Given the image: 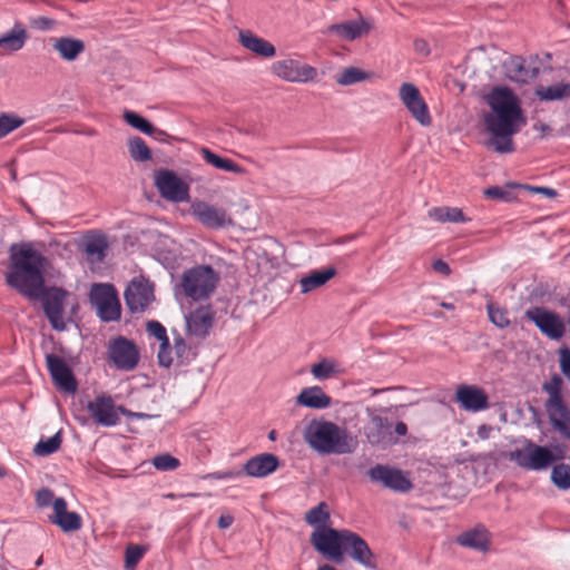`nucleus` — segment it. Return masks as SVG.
Listing matches in <instances>:
<instances>
[{
    "label": "nucleus",
    "instance_id": "1",
    "mask_svg": "<svg viewBox=\"0 0 570 570\" xmlns=\"http://www.w3.org/2000/svg\"><path fill=\"white\" fill-rule=\"evenodd\" d=\"M490 110L482 115V126L489 138L484 146L498 154L514 151L513 136L527 124L520 101L513 91L495 87L487 96Z\"/></svg>",
    "mask_w": 570,
    "mask_h": 570
},
{
    "label": "nucleus",
    "instance_id": "2",
    "mask_svg": "<svg viewBox=\"0 0 570 570\" xmlns=\"http://www.w3.org/2000/svg\"><path fill=\"white\" fill-rule=\"evenodd\" d=\"M10 269L6 282L30 299L45 292L46 257L31 243L12 244L9 249Z\"/></svg>",
    "mask_w": 570,
    "mask_h": 570
},
{
    "label": "nucleus",
    "instance_id": "3",
    "mask_svg": "<svg viewBox=\"0 0 570 570\" xmlns=\"http://www.w3.org/2000/svg\"><path fill=\"white\" fill-rule=\"evenodd\" d=\"M305 442L321 454H348L357 448V439L337 424L312 420L304 430Z\"/></svg>",
    "mask_w": 570,
    "mask_h": 570
},
{
    "label": "nucleus",
    "instance_id": "4",
    "mask_svg": "<svg viewBox=\"0 0 570 570\" xmlns=\"http://www.w3.org/2000/svg\"><path fill=\"white\" fill-rule=\"evenodd\" d=\"M562 384L563 381L558 374L543 383L542 390L548 394L544 406L553 429L570 442V410L561 394Z\"/></svg>",
    "mask_w": 570,
    "mask_h": 570
},
{
    "label": "nucleus",
    "instance_id": "5",
    "mask_svg": "<svg viewBox=\"0 0 570 570\" xmlns=\"http://www.w3.org/2000/svg\"><path fill=\"white\" fill-rule=\"evenodd\" d=\"M352 531L347 529H326L313 530L311 533V543L317 552L327 560L335 563L344 561L345 549Z\"/></svg>",
    "mask_w": 570,
    "mask_h": 570
},
{
    "label": "nucleus",
    "instance_id": "6",
    "mask_svg": "<svg viewBox=\"0 0 570 570\" xmlns=\"http://www.w3.org/2000/svg\"><path fill=\"white\" fill-rule=\"evenodd\" d=\"M219 275L208 265H198L184 272L181 287L194 301L207 298L216 288Z\"/></svg>",
    "mask_w": 570,
    "mask_h": 570
},
{
    "label": "nucleus",
    "instance_id": "7",
    "mask_svg": "<svg viewBox=\"0 0 570 570\" xmlns=\"http://www.w3.org/2000/svg\"><path fill=\"white\" fill-rule=\"evenodd\" d=\"M371 482L394 492L404 493L412 489V478L397 465H370L365 471Z\"/></svg>",
    "mask_w": 570,
    "mask_h": 570
},
{
    "label": "nucleus",
    "instance_id": "8",
    "mask_svg": "<svg viewBox=\"0 0 570 570\" xmlns=\"http://www.w3.org/2000/svg\"><path fill=\"white\" fill-rule=\"evenodd\" d=\"M89 297L98 316L104 322H114L120 318V302L111 284H94Z\"/></svg>",
    "mask_w": 570,
    "mask_h": 570
},
{
    "label": "nucleus",
    "instance_id": "9",
    "mask_svg": "<svg viewBox=\"0 0 570 570\" xmlns=\"http://www.w3.org/2000/svg\"><path fill=\"white\" fill-rule=\"evenodd\" d=\"M91 419L99 425L114 426L119 422V413L126 416H146L142 413H134L122 406H116L114 400L108 395H98L87 404Z\"/></svg>",
    "mask_w": 570,
    "mask_h": 570
},
{
    "label": "nucleus",
    "instance_id": "10",
    "mask_svg": "<svg viewBox=\"0 0 570 570\" xmlns=\"http://www.w3.org/2000/svg\"><path fill=\"white\" fill-rule=\"evenodd\" d=\"M155 185L167 200L183 203L189 200V186L176 173L160 169L155 174Z\"/></svg>",
    "mask_w": 570,
    "mask_h": 570
},
{
    "label": "nucleus",
    "instance_id": "11",
    "mask_svg": "<svg viewBox=\"0 0 570 570\" xmlns=\"http://www.w3.org/2000/svg\"><path fill=\"white\" fill-rule=\"evenodd\" d=\"M503 70L509 80L528 83L538 77L540 59L538 56H530L528 60L520 56H513L503 63Z\"/></svg>",
    "mask_w": 570,
    "mask_h": 570
},
{
    "label": "nucleus",
    "instance_id": "12",
    "mask_svg": "<svg viewBox=\"0 0 570 570\" xmlns=\"http://www.w3.org/2000/svg\"><path fill=\"white\" fill-rule=\"evenodd\" d=\"M271 69L274 76L288 82H308L317 76L314 67L295 59L275 61Z\"/></svg>",
    "mask_w": 570,
    "mask_h": 570
},
{
    "label": "nucleus",
    "instance_id": "13",
    "mask_svg": "<svg viewBox=\"0 0 570 570\" xmlns=\"http://www.w3.org/2000/svg\"><path fill=\"white\" fill-rule=\"evenodd\" d=\"M524 314L549 338L560 340L563 336L566 326L557 313L543 307H532L527 309Z\"/></svg>",
    "mask_w": 570,
    "mask_h": 570
},
{
    "label": "nucleus",
    "instance_id": "14",
    "mask_svg": "<svg viewBox=\"0 0 570 570\" xmlns=\"http://www.w3.org/2000/svg\"><path fill=\"white\" fill-rule=\"evenodd\" d=\"M190 213L206 228L219 229L233 225V219L224 208L216 207L204 200L193 202Z\"/></svg>",
    "mask_w": 570,
    "mask_h": 570
},
{
    "label": "nucleus",
    "instance_id": "15",
    "mask_svg": "<svg viewBox=\"0 0 570 570\" xmlns=\"http://www.w3.org/2000/svg\"><path fill=\"white\" fill-rule=\"evenodd\" d=\"M399 97L412 117L420 125H431L432 118L430 116L428 105L423 100L419 89L413 83H402L399 89Z\"/></svg>",
    "mask_w": 570,
    "mask_h": 570
},
{
    "label": "nucleus",
    "instance_id": "16",
    "mask_svg": "<svg viewBox=\"0 0 570 570\" xmlns=\"http://www.w3.org/2000/svg\"><path fill=\"white\" fill-rule=\"evenodd\" d=\"M109 358L117 368L131 371L139 361V352L132 341L119 336L114 340L108 348Z\"/></svg>",
    "mask_w": 570,
    "mask_h": 570
},
{
    "label": "nucleus",
    "instance_id": "17",
    "mask_svg": "<svg viewBox=\"0 0 570 570\" xmlns=\"http://www.w3.org/2000/svg\"><path fill=\"white\" fill-rule=\"evenodd\" d=\"M46 362L57 387L68 394L76 393L78 384L66 361L58 355L47 354Z\"/></svg>",
    "mask_w": 570,
    "mask_h": 570
},
{
    "label": "nucleus",
    "instance_id": "18",
    "mask_svg": "<svg viewBox=\"0 0 570 570\" xmlns=\"http://www.w3.org/2000/svg\"><path fill=\"white\" fill-rule=\"evenodd\" d=\"M66 295V291L58 287H52L42 297L45 314L52 328L56 331H63L66 328V323L63 321Z\"/></svg>",
    "mask_w": 570,
    "mask_h": 570
},
{
    "label": "nucleus",
    "instance_id": "19",
    "mask_svg": "<svg viewBox=\"0 0 570 570\" xmlns=\"http://www.w3.org/2000/svg\"><path fill=\"white\" fill-rule=\"evenodd\" d=\"M455 402L468 412H480L489 407V396L478 385H459L455 390Z\"/></svg>",
    "mask_w": 570,
    "mask_h": 570
},
{
    "label": "nucleus",
    "instance_id": "20",
    "mask_svg": "<svg viewBox=\"0 0 570 570\" xmlns=\"http://www.w3.org/2000/svg\"><path fill=\"white\" fill-rule=\"evenodd\" d=\"M153 298V286L146 281H131L125 291V302L131 313L144 312Z\"/></svg>",
    "mask_w": 570,
    "mask_h": 570
},
{
    "label": "nucleus",
    "instance_id": "21",
    "mask_svg": "<svg viewBox=\"0 0 570 570\" xmlns=\"http://www.w3.org/2000/svg\"><path fill=\"white\" fill-rule=\"evenodd\" d=\"M365 412L368 416V421L363 428L366 440L372 445H379L389 442L391 425L387 419L381 416L376 410L371 407H367Z\"/></svg>",
    "mask_w": 570,
    "mask_h": 570
},
{
    "label": "nucleus",
    "instance_id": "22",
    "mask_svg": "<svg viewBox=\"0 0 570 570\" xmlns=\"http://www.w3.org/2000/svg\"><path fill=\"white\" fill-rule=\"evenodd\" d=\"M345 553H348L355 562L366 569L374 570L377 568L376 556L373 553L366 541L355 532H352L350 540L347 541Z\"/></svg>",
    "mask_w": 570,
    "mask_h": 570
},
{
    "label": "nucleus",
    "instance_id": "23",
    "mask_svg": "<svg viewBox=\"0 0 570 570\" xmlns=\"http://www.w3.org/2000/svg\"><path fill=\"white\" fill-rule=\"evenodd\" d=\"M53 524H57L65 532H72L81 528V518L76 512L67 511V502L63 498H56L53 512L49 517Z\"/></svg>",
    "mask_w": 570,
    "mask_h": 570
},
{
    "label": "nucleus",
    "instance_id": "24",
    "mask_svg": "<svg viewBox=\"0 0 570 570\" xmlns=\"http://www.w3.org/2000/svg\"><path fill=\"white\" fill-rule=\"evenodd\" d=\"M510 459L518 463H553L556 460L551 450L530 442L523 448L512 451Z\"/></svg>",
    "mask_w": 570,
    "mask_h": 570
},
{
    "label": "nucleus",
    "instance_id": "25",
    "mask_svg": "<svg viewBox=\"0 0 570 570\" xmlns=\"http://www.w3.org/2000/svg\"><path fill=\"white\" fill-rule=\"evenodd\" d=\"M50 41L52 50L67 62L76 61L86 49L83 40L69 36L55 37Z\"/></svg>",
    "mask_w": 570,
    "mask_h": 570
},
{
    "label": "nucleus",
    "instance_id": "26",
    "mask_svg": "<svg viewBox=\"0 0 570 570\" xmlns=\"http://www.w3.org/2000/svg\"><path fill=\"white\" fill-rule=\"evenodd\" d=\"M371 29V23L363 17H360L356 20H347L341 23L332 24L328 30L336 33L343 40L353 41L363 36H366Z\"/></svg>",
    "mask_w": 570,
    "mask_h": 570
},
{
    "label": "nucleus",
    "instance_id": "27",
    "mask_svg": "<svg viewBox=\"0 0 570 570\" xmlns=\"http://www.w3.org/2000/svg\"><path fill=\"white\" fill-rule=\"evenodd\" d=\"M238 42L248 51L263 58H272L276 55V48L273 43L256 36L250 30H239Z\"/></svg>",
    "mask_w": 570,
    "mask_h": 570
},
{
    "label": "nucleus",
    "instance_id": "28",
    "mask_svg": "<svg viewBox=\"0 0 570 570\" xmlns=\"http://www.w3.org/2000/svg\"><path fill=\"white\" fill-rule=\"evenodd\" d=\"M295 403L299 406L324 410L331 406L332 399L322 387L314 385L304 387L295 397Z\"/></svg>",
    "mask_w": 570,
    "mask_h": 570
},
{
    "label": "nucleus",
    "instance_id": "29",
    "mask_svg": "<svg viewBox=\"0 0 570 570\" xmlns=\"http://www.w3.org/2000/svg\"><path fill=\"white\" fill-rule=\"evenodd\" d=\"M214 314L208 307H200L186 317L187 330L190 335L205 337L213 326Z\"/></svg>",
    "mask_w": 570,
    "mask_h": 570
},
{
    "label": "nucleus",
    "instance_id": "30",
    "mask_svg": "<svg viewBox=\"0 0 570 570\" xmlns=\"http://www.w3.org/2000/svg\"><path fill=\"white\" fill-rule=\"evenodd\" d=\"M456 541L462 547L485 552L490 547V533L484 527L476 525L475 528L461 533Z\"/></svg>",
    "mask_w": 570,
    "mask_h": 570
},
{
    "label": "nucleus",
    "instance_id": "31",
    "mask_svg": "<svg viewBox=\"0 0 570 570\" xmlns=\"http://www.w3.org/2000/svg\"><path fill=\"white\" fill-rule=\"evenodd\" d=\"M107 249L108 242L101 233H92L83 239V250L91 262L101 263Z\"/></svg>",
    "mask_w": 570,
    "mask_h": 570
},
{
    "label": "nucleus",
    "instance_id": "32",
    "mask_svg": "<svg viewBox=\"0 0 570 570\" xmlns=\"http://www.w3.org/2000/svg\"><path fill=\"white\" fill-rule=\"evenodd\" d=\"M336 275L335 267H327L320 271H312L305 277L299 281L301 292L307 294L318 287L325 285L330 279Z\"/></svg>",
    "mask_w": 570,
    "mask_h": 570
},
{
    "label": "nucleus",
    "instance_id": "33",
    "mask_svg": "<svg viewBox=\"0 0 570 570\" xmlns=\"http://www.w3.org/2000/svg\"><path fill=\"white\" fill-rule=\"evenodd\" d=\"M305 522L314 530L326 529L331 523V511L325 502H320L316 507L309 509L304 517Z\"/></svg>",
    "mask_w": 570,
    "mask_h": 570
},
{
    "label": "nucleus",
    "instance_id": "34",
    "mask_svg": "<svg viewBox=\"0 0 570 570\" xmlns=\"http://www.w3.org/2000/svg\"><path fill=\"white\" fill-rule=\"evenodd\" d=\"M373 75L356 67H346L335 75V81L337 85L346 87L370 80Z\"/></svg>",
    "mask_w": 570,
    "mask_h": 570
},
{
    "label": "nucleus",
    "instance_id": "35",
    "mask_svg": "<svg viewBox=\"0 0 570 570\" xmlns=\"http://www.w3.org/2000/svg\"><path fill=\"white\" fill-rule=\"evenodd\" d=\"M200 154L203 158L208 163L209 165L214 166L217 169H222L225 171L234 173V174H244L245 170L239 165L234 163L233 160L228 158H223L218 156L217 154L213 153L208 148H202Z\"/></svg>",
    "mask_w": 570,
    "mask_h": 570
},
{
    "label": "nucleus",
    "instance_id": "36",
    "mask_svg": "<svg viewBox=\"0 0 570 570\" xmlns=\"http://www.w3.org/2000/svg\"><path fill=\"white\" fill-rule=\"evenodd\" d=\"M122 117H124V120L129 126L134 127L135 129H137L146 135H149V136L158 135L161 137L167 136V134L164 130L155 128L147 119H145L144 117H141L140 115H138L135 111L126 110L124 112Z\"/></svg>",
    "mask_w": 570,
    "mask_h": 570
},
{
    "label": "nucleus",
    "instance_id": "37",
    "mask_svg": "<svg viewBox=\"0 0 570 570\" xmlns=\"http://www.w3.org/2000/svg\"><path fill=\"white\" fill-rule=\"evenodd\" d=\"M428 214L430 218L440 223H464L469 220L463 212L456 207H433Z\"/></svg>",
    "mask_w": 570,
    "mask_h": 570
},
{
    "label": "nucleus",
    "instance_id": "38",
    "mask_svg": "<svg viewBox=\"0 0 570 570\" xmlns=\"http://www.w3.org/2000/svg\"><path fill=\"white\" fill-rule=\"evenodd\" d=\"M535 95L541 100H562L570 97V83L560 82L548 87L541 86L535 90Z\"/></svg>",
    "mask_w": 570,
    "mask_h": 570
},
{
    "label": "nucleus",
    "instance_id": "39",
    "mask_svg": "<svg viewBox=\"0 0 570 570\" xmlns=\"http://www.w3.org/2000/svg\"><path fill=\"white\" fill-rule=\"evenodd\" d=\"M128 153L135 161L144 163L151 159V150L139 136L128 139Z\"/></svg>",
    "mask_w": 570,
    "mask_h": 570
},
{
    "label": "nucleus",
    "instance_id": "40",
    "mask_svg": "<svg viewBox=\"0 0 570 570\" xmlns=\"http://www.w3.org/2000/svg\"><path fill=\"white\" fill-rule=\"evenodd\" d=\"M311 373L316 380H327L338 373L336 364L330 358H322L311 366Z\"/></svg>",
    "mask_w": 570,
    "mask_h": 570
},
{
    "label": "nucleus",
    "instance_id": "41",
    "mask_svg": "<svg viewBox=\"0 0 570 570\" xmlns=\"http://www.w3.org/2000/svg\"><path fill=\"white\" fill-rule=\"evenodd\" d=\"M26 41V32L23 29L12 30L11 32L0 37V48L8 51H17L21 49Z\"/></svg>",
    "mask_w": 570,
    "mask_h": 570
},
{
    "label": "nucleus",
    "instance_id": "42",
    "mask_svg": "<svg viewBox=\"0 0 570 570\" xmlns=\"http://www.w3.org/2000/svg\"><path fill=\"white\" fill-rule=\"evenodd\" d=\"M551 481L560 490L570 489V465H552Z\"/></svg>",
    "mask_w": 570,
    "mask_h": 570
},
{
    "label": "nucleus",
    "instance_id": "43",
    "mask_svg": "<svg viewBox=\"0 0 570 570\" xmlns=\"http://www.w3.org/2000/svg\"><path fill=\"white\" fill-rule=\"evenodd\" d=\"M61 434L60 432L56 433L53 436L47 440H40L33 448L35 454L39 456H46L53 452H56L61 444Z\"/></svg>",
    "mask_w": 570,
    "mask_h": 570
},
{
    "label": "nucleus",
    "instance_id": "44",
    "mask_svg": "<svg viewBox=\"0 0 570 570\" xmlns=\"http://www.w3.org/2000/svg\"><path fill=\"white\" fill-rule=\"evenodd\" d=\"M24 120L14 114L3 112L0 115V138L21 127Z\"/></svg>",
    "mask_w": 570,
    "mask_h": 570
},
{
    "label": "nucleus",
    "instance_id": "45",
    "mask_svg": "<svg viewBox=\"0 0 570 570\" xmlns=\"http://www.w3.org/2000/svg\"><path fill=\"white\" fill-rule=\"evenodd\" d=\"M487 307L489 318L495 326L504 328L510 325V320L505 308L500 307L493 303H489Z\"/></svg>",
    "mask_w": 570,
    "mask_h": 570
},
{
    "label": "nucleus",
    "instance_id": "46",
    "mask_svg": "<svg viewBox=\"0 0 570 570\" xmlns=\"http://www.w3.org/2000/svg\"><path fill=\"white\" fill-rule=\"evenodd\" d=\"M145 553V549L139 546H129L126 549L125 556V567L128 570H131L136 567V564L140 561Z\"/></svg>",
    "mask_w": 570,
    "mask_h": 570
},
{
    "label": "nucleus",
    "instance_id": "47",
    "mask_svg": "<svg viewBox=\"0 0 570 570\" xmlns=\"http://www.w3.org/2000/svg\"><path fill=\"white\" fill-rule=\"evenodd\" d=\"M277 465H243L242 472L248 476L264 478L276 471Z\"/></svg>",
    "mask_w": 570,
    "mask_h": 570
},
{
    "label": "nucleus",
    "instance_id": "48",
    "mask_svg": "<svg viewBox=\"0 0 570 570\" xmlns=\"http://www.w3.org/2000/svg\"><path fill=\"white\" fill-rule=\"evenodd\" d=\"M147 331L150 335L156 337L160 343L167 345V333L166 328L157 321H149L147 323Z\"/></svg>",
    "mask_w": 570,
    "mask_h": 570
},
{
    "label": "nucleus",
    "instance_id": "49",
    "mask_svg": "<svg viewBox=\"0 0 570 570\" xmlns=\"http://www.w3.org/2000/svg\"><path fill=\"white\" fill-rule=\"evenodd\" d=\"M53 501H55L53 493L48 489H40L36 493V503H37V507L40 509H45L50 505L53 507Z\"/></svg>",
    "mask_w": 570,
    "mask_h": 570
},
{
    "label": "nucleus",
    "instance_id": "50",
    "mask_svg": "<svg viewBox=\"0 0 570 570\" xmlns=\"http://www.w3.org/2000/svg\"><path fill=\"white\" fill-rule=\"evenodd\" d=\"M158 362L164 367H169L171 365L173 358L170 356L169 341H167V345L160 343L158 352Z\"/></svg>",
    "mask_w": 570,
    "mask_h": 570
},
{
    "label": "nucleus",
    "instance_id": "51",
    "mask_svg": "<svg viewBox=\"0 0 570 570\" xmlns=\"http://www.w3.org/2000/svg\"><path fill=\"white\" fill-rule=\"evenodd\" d=\"M560 368L563 375L570 380V348L560 350Z\"/></svg>",
    "mask_w": 570,
    "mask_h": 570
},
{
    "label": "nucleus",
    "instance_id": "52",
    "mask_svg": "<svg viewBox=\"0 0 570 570\" xmlns=\"http://www.w3.org/2000/svg\"><path fill=\"white\" fill-rule=\"evenodd\" d=\"M31 26L39 30H49L55 26V21L47 17H36L31 20Z\"/></svg>",
    "mask_w": 570,
    "mask_h": 570
},
{
    "label": "nucleus",
    "instance_id": "53",
    "mask_svg": "<svg viewBox=\"0 0 570 570\" xmlns=\"http://www.w3.org/2000/svg\"><path fill=\"white\" fill-rule=\"evenodd\" d=\"M246 463H278V460L274 454L264 453L252 456Z\"/></svg>",
    "mask_w": 570,
    "mask_h": 570
},
{
    "label": "nucleus",
    "instance_id": "54",
    "mask_svg": "<svg viewBox=\"0 0 570 570\" xmlns=\"http://www.w3.org/2000/svg\"><path fill=\"white\" fill-rule=\"evenodd\" d=\"M525 188L531 193L541 194L548 198H554L558 195L557 190L550 187H537L527 185Z\"/></svg>",
    "mask_w": 570,
    "mask_h": 570
},
{
    "label": "nucleus",
    "instance_id": "55",
    "mask_svg": "<svg viewBox=\"0 0 570 570\" xmlns=\"http://www.w3.org/2000/svg\"><path fill=\"white\" fill-rule=\"evenodd\" d=\"M484 195L489 198H497V199H503L507 197L508 191L503 190L500 187H490L484 190Z\"/></svg>",
    "mask_w": 570,
    "mask_h": 570
},
{
    "label": "nucleus",
    "instance_id": "56",
    "mask_svg": "<svg viewBox=\"0 0 570 570\" xmlns=\"http://www.w3.org/2000/svg\"><path fill=\"white\" fill-rule=\"evenodd\" d=\"M432 268H433L434 272L440 273V274H442L444 276H448V275L451 274L450 266L448 265V263H445L442 259L434 261L433 264H432Z\"/></svg>",
    "mask_w": 570,
    "mask_h": 570
},
{
    "label": "nucleus",
    "instance_id": "57",
    "mask_svg": "<svg viewBox=\"0 0 570 570\" xmlns=\"http://www.w3.org/2000/svg\"><path fill=\"white\" fill-rule=\"evenodd\" d=\"M150 463H179V461H178V459L174 458L169 453H163V454L155 455L150 460Z\"/></svg>",
    "mask_w": 570,
    "mask_h": 570
},
{
    "label": "nucleus",
    "instance_id": "58",
    "mask_svg": "<svg viewBox=\"0 0 570 570\" xmlns=\"http://www.w3.org/2000/svg\"><path fill=\"white\" fill-rule=\"evenodd\" d=\"M234 522V518L229 513H223L218 519V527L220 529L229 528Z\"/></svg>",
    "mask_w": 570,
    "mask_h": 570
},
{
    "label": "nucleus",
    "instance_id": "59",
    "mask_svg": "<svg viewBox=\"0 0 570 570\" xmlns=\"http://www.w3.org/2000/svg\"><path fill=\"white\" fill-rule=\"evenodd\" d=\"M414 47L417 52L423 53L424 56H428L430 53L429 45L423 39L415 40Z\"/></svg>",
    "mask_w": 570,
    "mask_h": 570
},
{
    "label": "nucleus",
    "instance_id": "60",
    "mask_svg": "<svg viewBox=\"0 0 570 570\" xmlns=\"http://www.w3.org/2000/svg\"><path fill=\"white\" fill-rule=\"evenodd\" d=\"M394 431L397 435L403 436L407 432V426L404 422H397L394 426Z\"/></svg>",
    "mask_w": 570,
    "mask_h": 570
},
{
    "label": "nucleus",
    "instance_id": "61",
    "mask_svg": "<svg viewBox=\"0 0 570 570\" xmlns=\"http://www.w3.org/2000/svg\"><path fill=\"white\" fill-rule=\"evenodd\" d=\"M175 348L178 355H180L185 351L186 345L183 338H177L175 341Z\"/></svg>",
    "mask_w": 570,
    "mask_h": 570
},
{
    "label": "nucleus",
    "instance_id": "62",
    "mask_svg": "<svg viewBox=\"0 0 570 570\" xmlns=\"http://www.w3.org/2000/svg\"><path fill=\"white\" fill-rule=\"evenodd\" d=\"M157 469L159 470H163V471H166V470H173L175 469L177 465H167V464H164V465H155Z\"/></svg>",
    "mask_w": 570,
    "mask_h": 570
},
{
    "label": "nucleus",
    "instance_id": "63",
    "mask_svg": "<svg viewBox=\"0 0 570 570\" xmlns=\"http://www.w3.org/2000/svg\"><path fill=\"white\" fill-rule=\"evenodd\" d=\"M440 305H441V307H443L445 309H451V311L454 309V306L451 303L442 302Z\"/></svg>",
    "mask_w": 570,
    "mask_h": 570
},
{
    "label": "nucleus",
    "instance_id": "64",
    "mask_svg": "<svg viewBox=\"0 0 570 570\" xmlns=\"http://www.w3.org/2000/svg\"><path fill=\"white\" fill-rule=\"evenodd\" d=\"M276 438H277V432H276L275 430L269 431V433H268V439H269L271 441H275V440H276Z\"/></svg>",
    "mask_w": 570,
    "mask_h": 570
}]
</instances>
